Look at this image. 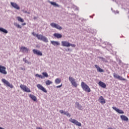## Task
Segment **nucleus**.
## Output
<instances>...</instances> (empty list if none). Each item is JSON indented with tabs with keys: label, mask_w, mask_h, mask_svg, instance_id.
I'll list each match as a JSON object with an SVG mask.
<instances>
[{
	"label": "nucleus",
	"mask_w": 129,
	"mask_h": 129,
	"mask_svg": "<svg viewBox=\"0 0 129 129\" xmlns=\"http://www.w3.org/2000/svg\"><path fill=\"white\" fill-rule=\"evenodd\" d=\"M36 37L37 38L38 40H40V41H43L45 43H48L49 41L48 40V38L46 37V36H44L41 34H36Z\"/></svg>",
	"instance_id": "1"
},
{
	"label": "nucleus",
	"mask_w": 129,
	"mask_h": 129,
	"mask_svg": "<svg viewBox=\"0 0 129 129\" xmlns=\"http://www.w3.org/2000/svg\"><path fill=\"white\" fill-rule=\"evenodd\" d=\"M81 87L86 92H90L91 90H90V88L87 85V84H85L84 82L81 83Z\"/></svg>",
	"instance_id": "2"
},
{
	"label": "nucleus",
	"mask_w": 129,
	"mask_h": 129,
	"mask_svg": "<svg viewBox=\"0 0 129 129\" xmlns=\"http://www.w3.org/2000/svg\"><path fill=\"white\" fill-rule=\"evenodd\" d=\"M69 81H70L72 85H73L74 87H77V83H76V80L73 78V77L70 76L69 78Z\"/></svg>",
	"instance_id": "3"
},
{
	"label": "nucleus",
	"mask_w": 129,
	"mask_h": 129,
	"mask_svg": "<svg viewBox=\"0 0 129 129\" xmlns=\"http://www.w3.org/2000/svg\"><path fill=\"white\" fill-rule=\"evenodd\" d=\"M69 121H70V122H72V123H74L76 125H77L78 126H81V123L78 122V121H77L75 119H72V118H71L69 119Z\"/></svg>",
	"instance_id": "4"
},
{
	"label": "nucleus",
	"mask_w": 129,
	"mask_h": 129,
	"mask_svg": "<svg viewBox=\"0 0 129 129\" xmlns=\"http://www.w3.org/2000/svg\"><path fill=\"white\" fill-rule=\"evenodd\" d=\"M2 82L6 85V86H8V87H10V88H13L14 86L13 85L11 84L9 81H7L5 79H2Z\"/></svg>",
	"instance_id": "5"
},
{
	"label": "nucleus",
	"mask_w": 129,
	"mask_h": 129,
	"mask_svg": "<svg viewBox=\"0 0 129 129\" xmlns=\"http://www.w3.org/2000/svg\"><path fill=\"white\" fill-rule=\"evenodd\" d=\"M37 87L38 88V89H40V90H41L43 92H45V93H47V90L42 85L38 84L37 85Z\"/></svg>",
	"instance_id": "6"
},
{
	"label": "nucleus",
	"mask_w": 129,
	"mask_h": 129,
	"mask_svg": "<svg viewBox=\"0 0 129 129\" xmlns=\"http://www.w3.org/2000/svg\"><path fill=\"white\" fill-rule=\"evenodd\" d=\"M6 69H7L6 67L0 66V73H2V74L6 75L7 73V71H6Z\"/></svg>",
	"instance_id": "7"
},
{
	"label": "nucleus",
	"mask_w": 129,
	"mask_h": 129,
	"mask_svg": "<svg viewBox=\"0 0 129 129\" xmlns=\"http://www.w3.org/2000/svg\"><path fill=\"white\" fill-rule=\"evenodd\" d=\"M61 46L62 47H70V43L67 41H61Z\"/></svg>",
	"instance_id": "8"
},
{
	"label": "nucleus",
	"mask_w": 129,
	"mask_h": 129,
	"mask_svg": "<svg viewBox=\"0 0 129 129\" xmlns=\"http://www.w3.org/2000/svg\"><path fill=\"white\" fill-rule=\"evenodd\" d=\"M33 52L34 54L38 55V56H43V53L40 50H38L37 49H33Z\"/></svg>",
	"instance_id": "9"
},
{
	"label": "nucleus",
	"mask_w": 129,
	"mask_h": 129,
	"mask_svg": "<svg viewBox=\"0 0 129 129\" xmlns=\"http://www.w3.org/2000/svg\"><path fill=\"white\" fill-rule=\"evenodd\" d=\"M20 51L22 53H28L29 52V49H28L27 47L22 46L20 47Z\"/></svg>",
	"instance_id": "10"
},
{
	"label": "nucleus",
	"mask_w": 129,
	"mask_h": 129,
	"mask_svg": "<svg viewBox=\"0 0 129 129\" xmlns=\"http://www.w3.org/2000/svg\"><path fill=\"white\" fill-rule=\"evenodd\" d=\"M112 108L114 109V110H115L116 112H118V113H119L120 114H123V113H124L123 111L122 110H119V109L116 108V107H112Z\"/></svg>",
	"instance_id": "11"
},
{
	"label": "nucleus",
	"mask_w": 129,
	"mask_h": 129,
	"mask_svg": "<svg viewBox=\"0 0 129 129\" xmlns=\"http://www.w3.org/2000/svg\"><path fill=\"white\" fill-rule=\"evenodd\" d=\"M11 5L13 7V8H14V9H16V10H20V7L17 3H15L14 2H11Z\"/></svg>",
	"instance_id": "12"
},
{
	"label": "nucleus",
	"mask_w": 129,
	"mask_h": 129,
	"mask_svg": "<svg viewBox=\"0 0 129 129\" xmlns=\"http://www.w3.org/2000/svg\"><path fill=\"white\" fill-rule=\"evenodd\" d=\"M59 112L60 113H61V114H62V113H63L64 114V115H67V116H68V117H70V116H71V115L70 114V113L69 112H68V111H64L63 110H59Z\"/></svg>",
	"instance_id": "13"
},
{
	"label": "nucleus",
	"mask_w": 129,
	"mask_h": 129,
	"mask_svg": "<svg viewBox=\"0 0 129 129\" xmlns=\"http://www.w3.org/2000/svg\"><path fill=\"white\" fill-rule=\"evenodd\" d=\"M76 107L78 108V109H80V110H82V109H83V107H82V105L79 104V102H76Z\"/></svg>",
	"instance_id": "14"
},
{
	"label": "nucleus",
	"mask_w": 129,
	"mask_h": 129,
	"mask_svg": "<svg viewBox=\"0 0 129 129\" xmlns=\"http://www.w3.org/2000/svg\"><path fill=\"white\" fill-rule=\"evenodd\" d=\"M120 118L122 120H124V121H128V118L124 115H121Z\"/></svg>",
	"instance_id": "15"
},
{
	"label": "nucleus",
	"mask_w": 129,
	"mask_h": 129,
	"mask_svg": "<svg viewBox=\"0 0 129 129\" xmlns=\"http://www.w3.org/2000/svg\"><path fill=\"white\" fill-rule=\"evenodd\" d=\"M49 4H50L52 6H53V7L55 8H60V5L57 4L56 2H49Z\"/></svg>",
	"instance_id": "16"
},
{
	"label": "nucleus",
	"mask_w": 129,
	"mask_h": 129,
	"mask_svg": "<svg viewBox=\"0 0 129 129\" xmlns=\"http://www.w3.org/2000/svg\"><path fill=\"white\" fill-rule=\"evenodd\" d=\"M99 101H100V103H102V104H104V103H105V100L102 96H100L99 97Z\"/></svg>",
	"instance_id": "17"
},
{
	"label": "nucleus",
	"mask_w": 129,
	"mask_h": 129,
	"mask_svg": "<svg viewBox=\"0 0 129 129\" xmlns=\"http://www.w3.org/2000/svg\"><path fill=\"white\" fill-rule=\"evenodd\" d=\"M51 44L53 45V46H59L60 43H59V41H51Z\"/></svg>",
	"instance_id": "18"
},
{
	"label": "nucleus",
	"mask_w": 129,
	"mask_h": 129,
	"mask_svg": "<svg viewBox=\"0 0 129 129\" xmlns=\"http://www.w3.org/2000/svg\"><path fill=\"white\" fill-rule=\"evenodd\" d=\"M95 67H96V68L98 72H104V71H103V69L100 68V67H99V66H98L97 64H95Z\"/></svg>",
	"instance_id": "19"
},
{
	"label": "nucleus",
	"mask_w": 129,
	"mask_h": 129,
	"mask_svg": "<svg viewBox=\"0 0 129 129\" xmlns=\"http://www.w3.org/2000/svg\"><path fill=\"white\" fill-rule=\"evenodd\" d=\"M98 84L100 86H101V87H102V88H105V87H106V85L105 84V83L101 81L99 82Z\"/></svg>",
	"instance_id": "20"
},
{
	"label": "nucleus",
	"mask_w": 129,
	"mask_h": 129,
	"mask_svg": "<svg viewBox=\"0 0 129 129\" xmlns=\"http://www.w3.org/2000/svg\"><path fill=\"white\" fill-rule=\"evenodd\" d=\"M54 37L57 38V39H60L62 38V35L60 33H54L53 34Z\"/></svg>",
	"instance_id": "21"
},
{
	"label": "nucleus",
	"mask_w": 129,
	"mask_h": 129,
	"mask_svg": "<svg viewBox=\"0 0 129 129\" xmlns=\"http://www.w3.org/2000/svg\"><path fill=\"white\" fill-rule=\"evenodd\" d=\"M29 97L31 98L32 100H33V101H37V97L35 96L34 95L30 94Z\"/></svg>",
	"instance_id": "22"
},
{
	"label": "nucleus",
	"mask_w": 129,
	"mask_h": 129,
	"mask_svg": "<svg viewBox=\"0 0 129 129\" xmlns=\"http://www.w3.org/2000/svg\"><path fill=\"white\" fill-rule=\"evenodd\" d=\"M0 32H2V33H4V34H8L9 33V31H8L7 29L2 27H0Z\"/></svg>",
	"instance_id": "23"
},
{
	"label": "nucleus",
	"mask_w": 129,
	"mask_h": 129,
	"mask_svg": "<svg viewBox=\"0 0 129 129\" xmlns=\"http://www.w3.org/2000/svg\"><path fill=\"white\" fill-rule=\"evenodd\" d=\"M20 88H21L22 90H23V91H25V89H26V87H27V86H26V85H22V84H21V85H20Z\"/></svg>",
	"instance_id": "24"
},
{
	"label": "nucleus",
	"mask_w": 129,
	"mask_h": 129,
	"mask_svg": "<svg viewBox=\"0 0 129 129\" xmlns=\"http://www.w3.org/2000/svg\"><path fill=\"white\" fill-rule=\"evenodd\" d=\"M55 83L56 84H59V83H61V79L57 78L55 80Z\"/></svg>",
	"instance_id": "25"
},
{
	"label": "nucleus",
	"mask_w": 129,
	"mask_h": 129,
	"mask_svg": "<svg viewBox=\"0 0 129 129\" xmlns=\"http://www.w3.org/2000/svg\"><path fill=\"white\" fill-rule=\"evenodd\" d=\"M53 82L49 80H47L45 82L46 85H50V84H52Z\"/></svg>",
	"instance_id": "26"
},
{
	"label": "nucleus",
	"mask_w": 129,
	"mask_h": 129,
	"mask_svg": "<svg viewBox=\"0 0 129 129\" xmlns=\"http://www.w3.org/2000/svg\"><path fill=\"white\" fill-rule=\"evenodd\" d=\"M14 26H15V27L18 28V29H22V26H21V25L18 24L17 23H14Z\"/></svg>",
	"instance_id": "27"
},
{
	"label": "nucleus",
	"mask_w": 129,
	"mask_h": 129,
	"mask_svg": "<svg viewBox=\"0 0 129 129\" xmlns=\"http://www.w3.org/2000/svg\"><path fill=\"white\" fill-rule=\"evenodd\" d=\"M113 75V77L114 78H116V79H118V78H119V76H120L117 75V74H116L115 73H114Z\"/></svg>",
	"instance_id": "28"
},
{
	"label": "nucleus",
	"mask_w": 129,
	"mask_h": 129,
	"mask_svg": "<svg viewBox=\"0 0 129 129\" xmlns=\"http://www.w3.org/2000/svg\"><path fill=\"white\" fill-rule=\"evenodd\" d=\"M57 24L55 23H52L50 24V26L51 27H52V28H55L56 29V27H57Z\"/></svg>",
	"instance_id": "29"
},
{
	"label": "nucleus",
	"mask_w": 129,
	"mask_h": 129,
	"mask_svg": "<svg viewBox=\"0 0 129 129\" xmlns=\"http://www.w3.org/2000/svg\"><path fill=\"white\" fill-rule=\"evenodd\" d=\"M17 20H18V21H19V22H21V23H24V19L21 18L20 17H18Z\"/></svg>",
	"instance_id": "30"
},
{
	"label": "nucleus",
	"mask_w": 129,
	"mask_h": 129,
	"mask_svg": "<svg viewBox=\"0 0 129 129\" xmlns=\"http://www.w3.org/2000/svg\"><path fill=\"white\" fill-rule=\"evenodd\" d=\"M36 77H39V78H41V79H43L44 78V76H42L41 75H39L38 74H36L35 75Z\"/></svg>",
	"instance_id": "31"
},
{
	"label": "nucleus",
	"mask_w": 129,
	"mask_h": 129,
	"mask_svg": "<svg viewBox=\"0 0 129 129\" xmlns=\"http://www.w3.org/2000/svg\"><path fill=\"white\" fill-rule=\"evenodd\" d=\"M55 29H57V30H62L63 28H62V27L60 26L59 25L57 24Z\"/></svg>",
	"instance_id": "32"
},
{
	"label": "nucleus",
	"mask_w": 129,
	"mask_h": 129,
	"mask_svg": "<svg viewBox=\"0 0 129 129\" xmlns=\"http://www.w3.org/2000/svg\"><path fill=\"white\" fill-rule=\"evenodd\" d=\"M23 61H24L25 63H27V64H30L31 62L28 61V60L26 59V58H23Z\"/></svg>",
	"instance_id": "33"
},
{
	"label": "nucleus",
	"mask_w": 129,
	"mask_h": 129,
	"mask_svg": "<svg viewBox=\"0 0 129 129\" xmlns=\"http://www.w3.org/2000/svg\"><path fill=\"white\" fill-rule=\"evenodd\" d=\"M42 75H43V77H48V74L46 72L42 73Z\"/></svg>",
	"instance_id": "34"
},
{
	"label": "nucleus",
	"mask_w": 129,
	"mask_h": 129,
	"mask_svg": "<svg viewBox=\"0 0 129 129\" xmlns=\"http://www.w3.org/2000/svg\"><path fill=\"white\" fill-rule=\"evenodd\" d=\"M24 91H25V92H31V90H30V89H29V88H28L27 87Z\"/></svg>",
	"instance_id": "35"
},
{
	"label": "nucleus",
	"mask_w": 129,
	"mask_h": 129,
	"mask_svg": "<svg viewBox=\"0 0 129 129\" xmlns=\"http://www.w3.org/2000/svg\"><path fill=\"white\" fill-rule=\"evenodd\" d=\"M119 80H121V81H125V79L122 78V77H120L119 76V78L118 79Z\"/></svg>",
	"instance_id": "36"
},
{
	"label": "nucleus",
	"mask_w": 129,
	"mask_h": 129,
	"mask_svg": "<svg viewBox=\"0 0 129 129\" xmlns=\"http://www.w3.org/2000/svg\"><path fill=\"white\" fill-rule=\"evenodd\" d=\"M70 46H71V47H73L74 48H75V47H76V45H75L74 44L70 43Z\"/></svg>",
	"instance_id": "37"
},
{
	"label": "nucleus",
	"mask_w": 129,
	"mask_h": 129,
	"mask_svg": "<svg viewBox=\"0 0 129 129\" xmlns=\"http://www.w3.org/2000/svg\"><path fill=\"white\" fill-rule=\"evenodd\" d=\"M99 59H101L103 61H105V58H103V57H98Z\"/></svg>",
	"instance_id": "38"
},
{
	"label": "nucleus",
	"mask_w": 129,
	"mask_h": 129,
	"mask_svg": "<svg viewBox=\"0 0 129 129\" xmlns=\"http://www.w3.org/2000/svg\"><path fill=\"white\" fill-rule=\"evenodd\" d=\"M60 87H62V84L59 86H57L56 87V88H60Z\"/></svg>",
	"instance_id": "39"
},
{
	"label": "nucleus",
	"mask_w": 129,
	"mask_h": 129,
	"mask_svg": "<svg viewBox=\"0 0 129 129\" xmlns=\"http://www.w3.org/2000/svg\"><path fill=\"white\" fill-rule=\"evenodd\" d=\"M25 25H27V24L26 23H22V26H25Z\"/></svg>",
	"instance_id": "40"
},
{
	"label": "nucleus",
	"mask_w": 129,
	"mask_h": 129,
	"mask_svg": "<svg viewBox=\"0 0 129 129\" xmlns=\"http://www.w3.org/2000/svg\"><path fill=\"white\" fill-rule=\"evenodd\" d=\"M23 13H24L25 14H27V13H28V12L25 11H24V10H23Z\"/></svg>",
	"instance_id": "41"
},
{
	"label": "nucleus",
	"mask_w": 129,
	"mask_h": 129,
	"mask_svg": "<svg viewBox=\"0 0 129 129\" xmlns=\"http://www.w3.org/2000/svg\"><path fill=\"white\" fill-rule=\"evenodd\" d=\"M37 18L36 17H34L33 18L34 20H37Z\"/></svg>",
	"instance_id": "42"
},
{
	"label": "nucleus",
	"mask_w": 129,
	"mask_h": 129,
	"mask_svg": "<svg viewBox=\"0 0 129 129\" xmlns=\"http://www.w3.org/2000/svg\"><path fill=\"white\" fill-rule=\"evenodd\" d=\"M32 35H33V36H36L37 34H35L34 33V32H33V33H32Z\"/></svg>",
	"instance_id": "43"
},
{
	"label": "nucleus",
	"mask_w": 129,
	"mask_h": 129,
	"mask_svg": "<svg viewBox=\"0 0 129 129\" xmlns=\"http://www.w3.org/2000/svg\"><path fill=\"white\" fill-rule=\"evenodd\" d=\"M0 129H5V128L0 126Z\"/></svg>",
	"instance_id": "44"
},
{
	"label": "nucleus",
	"mask_w": 129,
	"mask_h": 129,
	"mask_svg": "<svg viewBox=\"0 0 129 129\" xmlns=\"http://www.w3.org/2000/svg\"><path fill=\"white\" fill-rule=\"evenodd\" d=\"M27 14H28V15H30V13L27 12Z\"/></svg>",
	"instance_id": "45"
},
{
	"label": "nucleus",
	"mask_w": 129,
	"mask_h": 129,
	"mask_svg": "<svg viewBox=\"0 0 129 129\" xmlns=\"http://www.w3.org/2000/svg\"><path fill=\"white\" fill-rule=\"evenodd\" d=\"M70 50V49L69 48V49H68V51H69Z\"/></svg>",
	"instance_id": "46"
}]
</instances>
